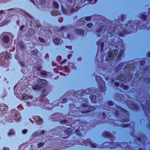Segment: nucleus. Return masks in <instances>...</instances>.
<instances>
[{"label": "nucleus", "mask_w": 150, "mask_h": 150, "mask_svg": "<svg viewBox=\"0 0 150 150\" xmlns=\"http://www.w3.org/2000/svg\"><path fill=\"white\" fill-rule=\"evenodd\" d=\"M32 21H30V24L31 25V26H32Z\"/></svg>", "instance_id": "nucleus-63"}, {"label": "nucleus", "mask_w": 150, "mask_h": 150, "mask_svg": "<svg viewBox=\"0 0 150 150\" xmlns=\"http://www.w3.org/2000/svg\"><path fill=\"white\" fill-rule=\"evenodd\" d=\"M39 53L38 52V51L37 50H35L34 51H33L32 53L31 54H33L34 55L35 58H36V57L37 56L38 57L39 56L38 55V54H39Z\"/></svg>", "instance_id": "nucleus-29"}, {"label": "nucleus", "mask_w": 150, "mask_h": 150, "mask_svg": "<svg viewBox=\"0 0 150 150\" xmlns=\"http://www.w3.org/2000/svg\"><path fill=\"white\" fill-rule=\"evenodd\" d=\"M144 61L141 62L140 64H141V66L142 67L144 65V64L145 63L144 62Z\"/></svg>", "instance_id": "nucleus-50"}, {"label": "nucleus", "mask_w": 150, "mask_h": 150, "mask_svg": "<svg viewBox=\"0 0 150 150\" xmlns=\"http://www.w3.org/2000/svg\"><path fill=\"white\" fill-rule=\"evenodd\" d=\"M101 22L98 24V28L97 30V35L98 36H100L102 35L103 38L105 39V42L107 41L108 38L110 37L116 35L115 34L117 32V30L118 29V27L115 26L113 24L111 25L110 28H108V30L106 31L105 29L106 26L104 21Z\"/></svg>", "instance_id": "nucleus-5"}, {"label": "nucleus", "mask_w": 150, "mask_h": 150, "mask_svg": "<svg viewBox=\"0 0 150 150\" xmlns=\"http://www.w3.org/2000/svg\"><path fill=\"white\" fill-rule=\"evenodd\" d=\"M91 140L90 139H87V140H84L83 141V144H80L81 145H89L91 146L93 148H95L96 147V146L95 144H92L91 143Z\"/></svg>", "instance_id": "nucleus-20"}, {"label": "nucleus", "mask_w": 150, "mask_h": 150, "mask_svg": "<svg viewBox=\"0 0 150 150\" xmlns=\"http://www.w3.org/2000/svg\"><path fill=\"white\" fill-rule=\"evenodd\" d=\"M115 81V80L114 79L112 80V82H114Z\"/></svg>", "instance_id": "nucleus-64"}, {"label": "nucleus", "mask_w": 150, "mask_h": 150, "mask_svg": "<svg viewBox=\"0 0 150 150\" xmlns=\"http://www.w3.org/2000/svg\"><path fill=\"white\" fill-rule=\"evenodd\" d=\"M10 22V20H8L5 21L3 22V25L2 26L4 25H6L7 23H8Z\"/></svg>", "instance_id": "nucleus-41"}, {"label": "nucleus", "mask_w": 150, "mask_h": 150, "mask_svg": "<svg viewBox=\"0 0 150 150\" xmlns=\"http://www.w3.org/2000/svg\"><path fill=\"white\" fill-rule=\"evenodd\" d=\"M91 17H87L85 18H82L79 21L77 22V24H79L80 25H84L85 24V20L86 21H88L90 20L91 19Z\"/></svg>", "instance_id": "nucleus-22"}, {"label": "nucleus", "mask_w": 150, "mask_h": 150, "mask_svg": "<svg viewBox=\"0 0 150 150\" xmlns=\"http://www.w3.org/2000/svg\"><path fill=\"white\" fill-rule=\"evenodd\" d=\"M51 13L52 16H55L59 15V13L57 11L54 10L52 11Z\"/></svg>", "instance_id": "nucleus-32"}, {"label": "nucleus", "mask_w": 150, "mask_h": 150, "mask_svg": "<svg viewBox=\"0 0 150 150\" xmlns=\"http://www.w3.org/2000/svg\"><path fill=\"white\" fill-rule=\"evenodd\" d=\"M125 27L123 28L124 29L121 31V33H119L118 35L120 36H123L125 33H127V28L129 27V29L131 28V27L132 28L133 26H134V23L132 21H130L128 22L127 24H126Z\"/></svg>", "instance_id": "nucleus-14"}, {"label": "nucleus", "mask_w": 150, "mask_h": 150, "mask_svg": "<svg viewBox=\"0 0 150 150\" xmlns=\"http://www.w3.org/2000/svg\"><path fill=\"white\" fill-rule=\"evenodd\" d=\"M4 11H3L2 10H1L0 11V14H3L4 12Z\"/></svg>", "instance_id": "nucleus-56"}, {"label": "nucleus", "mask_w": 150, "mask_h": 150, "mask_svg": "<svg viewBox=\"0 0 150 150\" xmlns=\"http://www.w3.org/2000/svg\"><path fill=\"white\" fill-rule=\"evenodd\" d=\"M141 18L143 21H146L148 20V17L144 14H142L141 16Z\"/></svg>", "instance_id": "nucleus-34"}, {"label": "nucleus", "mask_w": 150, "mask_h": 150, "mask_svg": "<svg viewBox=\"0 0 150 150\" xmlns=\"http://www.w3.org/2000/svg\"><path fill=\"white\" fill-rule=\"evenodd\" d=\"M33 82L35 83V85L34 84L32 86V88L35 90H40L41 88H43L42 91V92H44L45 91V88L47 85V81L43 79H40L38 76H36L33 77L32 79Z\"/></svg>", "instance_id": "nucleus-7"}, {"label": "nucleus", "mask_w": 150, "mask_h": 150, "mask_svg": "<svg viewBox=\"0 0 150 150\" xmlns=\"http://www.w3.org/2000/svg\"><path fill=\"white\" fill-rule=\"evenodd\" d=\"M11 56L10 53L9 52H2L0 54V65L5 66V65L7 62L8 61V59Z\"/></svg>", "instance_id": "nucleus-11"}, {"label": "nucleus", "mask_w": 150, "mask_h": 150, "mask_svg": "<svg viewBox=\"0 0 150 150\" xmlns=\"http://www.w3.org/2000/svg\"><path fill=\"white\" fill-rule=\"evenodd\" d=\"M148 56L149 57H150V52L148 53Z\"/></svg>", "instance_id": "nucleus-60"}, {"label": "nucleus", "mask_w": 150, "mask_h": 150, "mask_svg": "<svg viewBox=\"0 0 150 150\" xmlns=\"http://www.w3.org/2000/svg\"><path fill=\"white\" fill-rule=\"evenodd\" d=\"M100 43L101 51L102 52L103 51V48L104 46V43L103 42H101V41L100 40V41H97L96 42V44L97 45H100Z\"/></svg>", "instance_id": "nucleus-27"}, {"label": "nucleus", "mask_w": 150, "mask_h": 150, "mask_svg": "<svg viewBox=\"0 0 150 150\" xmlns=\"http://www.w3.org/2000/svg\"><path fill=\"white\" fill-rule=\"evenodd\" d=\"M45 2V0H40V4L42 6H43L44 5Z\"/></svg>", "instance_id": "nucleus-42"}, {"label": "nucleus", "mask_w": 150, "mask_h": 150, "mask_svg": "<svg viewBox=\"0 0 150 150\" xmlns=\"http://www.w3.org/2000/svg\"><path fill=\"white\" fill-rule=\"evenodd\" d=\"M15 133L14 130H10L8 134V135L10 136L11 135H13Z\"/></svg>", "instance_id": "nucleus-39"}, {"label": "nucleus", "mask_w": 150, "mask_h": 150, "mask_svg": "<svg viewBox=\"0 0 150 150\" xmlns=\"http://www.w3.org/2000/svg\"><path fill=\"white\" fill-rule=\"evenodd\" d=\"M87 26L89 28H91L93 26V24L91 23H89L87 24Z\"/></svg>", "instance_id": "nucleus-45"}, {"label": "nucleus", "mask_w": 150, "mask_h": 150, "mask_svg": "<svg viewBox=\"0 0 150 150\" xmlns=\"http://www.w3.org/2000/svg\"><path fill=\"white\" fill-rule=\"evenodd\" d=\"M38 40L40 42L42 43H44L45 42V40L40 37L38 38Z\"/></svg>", "instance_id": "nucleus-40"}, {"label": "nucleus", "mask_w": 150, "mask_h": 150, "mask_svg": "<svg viewBox=\"0 0 150 150\" xmlns=\"http://www.w3.org/2000/svg\"><path fill=\"white\" fill-rule=\"evenodd\" d=\"M108 104L109 105L112 106L113 104V103L112 102L110 101L108 102Z\"/></svg>", "instance_id": "nucleus-47"}, {"label": "nucleus", "mask_w": 150, "mask_h": 150, "mask_svg": "<svg viewBox=\"0 0 150 150\" xmlns=\"http://www.w3.org/2000/svg\"><path fill=\"white\" fill-rule=\"evenodd\" d=\"M44 144L43 143H40L38 145V144L35 146L33 144H32L31 145H28L26 147H25V146L24 145H21L19 147V150H38V149L42 146Z\"/></svg>", "instance_id": "nucleus-8"}, {"label": "nucleus", "mask_w": 150, "mask_h": 150, "mask_svg": "<svg viewBox=\"0 0 150 150\" xmlns=\"http://www.w3.org/2000/svg\"><path fill=\"white\" fill-rule=\"evenodd\" d=\"M108 66H105V65L104 67V66H101L100 67H100H99V70H97L98 72L100 74H103V75H105V74H103V72H105L106 71L108 72V71L107 70V68L109 67ZM99 67H100V66H99Z\"/></svg>", "instance_id": "nucleus-19"}, {"label": "nucleus", "mask_w": 150, "mask_h": 150, "mask_svg": "<svg viewBox=\"0 0 150 150\" xmlns=\"http://www.w3.org/2000/svg\"><path fill=\"white\" fill-rule=\"evenodd\" d=\"M24 26L23 25H22L21 26L20 30L21 31L22 30V29L23 28Z\"/></svg>", "instance_id": "nucleus-53"}, {"label": "nucleus", "mask_w": 150, "mask_h": 150, "mask_svg": "<svg viewBox=\"0 0 150 150\" xmlns=\"http://www.w3.org/2000/svg\"><path fill=\"white\" fill-rule=\"evenodd\" d=\"M17 55L16 54V55L15 56L16 59L18 61L19 63L21 64V66L23 68H24V67L25 66V64L24 62L19 60L18 57V56H17Z\"/></svg>", "instance_id": "nucleus-30"}, {"label": "nucleus", "mask_w": 150, "mask_h": 150, "mask_svg": "<svg viewBox=\"0 0 150 150\" xmlns=\"http://www.w3.org/2000/svg\"><path fill=\"white\" fill-rule=\"evenodd\" d=\"M71 120L70 119L66 118L65 119L61 120V122L63 124H64L67 125L71 124L72 123H71Z\"/></svg>", "instance_id": "nucleus-24"}, {"label": "nucleus", "mask_w": 150, "mask_h": 150, "mask_svg": "<svg viewBox=\"0 0 150 150\" xmlns=\"http://www.w3.org/2000/svg\"><path fill=\"white\" fill-rule=\"evenodd\" d=\"M11 117L14 120L19 121L21 119V117L20 115L19 112L17 110H13L11 115Z\"/></svg>", "instance_id": "nucleus-16"}, {"label": "nucleus", "mask_w": 150, "mask_h": 150, "mask_svg": "<svg viewBox=\"0 0 150 150\" xmlns=\"http://www.w3.org/2000/svg\"><path fill=\"white\" fill-rule=\"evenodd\" d=\"M137 139L140 141V142H141V139L139 138H137Z\"/></svg>", "instance_id": "nucleus-59"}, {"label": "nucleus", "mask_w": 150, "mask_h": 150, "mask_svg": "<svg viewBox=\"0 0 150 150\" xmlns=\"http://www.w3.org/2000/svg\"><path fill=\"white\" fill-rule=\"evenodd\" d=\"M22 99L25 101L28 106H30L32 105L33 100V96L30 95H26L24 93L22 94Z\"/></svg>", "instance_id": "nucleus-13"}, {"label": "nucleus", "mask_w": 150, "mask_h": 150, "mask_svg": "<svg viewBox=\"0 0 150 150\" xmlns=\"http://www.w3.org/2000/svg\"><path fill=\"white\" fill-rule=\"evenodd\" d=\"M125 102L129 107H130L131 108H133L136 110L138 109V105L134 103L132 100H131L130 99H128V100H125Z\"/></svg>", "instance_id": "nucleus-17"}, {"label": "nucleus", "mask_w": 150, "mask_h": 150, "mask_svg": "<svg viewBox=\"0 0 150 150\" xmlns=\"http://www.w3.org/2000/svg\"><path fill=\"white\" fill-rule=\"evenodd\" d=\"M65 1H67L69 2H70V3H71V1H72L71 0H65Z\"/></svg>", "instance_id": "nucleus-58"}, {"label": "nucleus", "mask_w": 150, "mask_h": 150, "mask_svg": "<svg viewBox=\"0 0 150 150\" xmlns=\"http://www.w3.org/2000/svg\"><path fill=\"white\" fill-rule=\"evenodd\" d=\"M34 31L31 28H29L28 30L29 35L31 36L34 33Z\"/></svg>", "instance_id": "nucleus-37"}, {"label": "nucleus", "mask_w": 150, "mask_h": 150, "mask_svg": "<svg viewBox=\"0 0 150 150\" xmlns=\"http://www.w3.org/2000/svg\"><path fill=\"white\" fill-rule=\"evenodd\" d=\"M19 48L21 50H23L24 49V46L23 43H21L19 44Z\"/></svg>", "instance_id": "nucleus-36"}, {"label": "nucleus", "mask_w": 150, "mask_h": 150, "mask_svg": "<svg viewBox=\"0 0 150 150\" xmlns=\"http://www.w3.org/2000/svg\"><path fill=\"white\" fill-rule=\"evenodd\" d=\"M25 14L27 16L31 19H33V17L29 15L28 13H26Z\"/></svg>", "instance_id": "nucleus-48"}, {"label": "nucleus", "mask_w": 150, "mask_h": 150, "mask_svg": "<svg viewBox=\"0 0 150 150\" xmlns=\"http://www.w3.org/2000/svg\"><path fill=\"white\" fill-rule=\"evenodd\" d=\"M54 41L56 45L60 44L62 42V40L58 38H55L54 39Z\"/></svg>", "instance_id": "nucleus-28"}, {"label": "nucleus", "mask_w": 150, "mask_h": 150, "mask_svg": "<svg viewBox=\"0 0 150 150\" xmlns=\"http://www.w3.org/2000/svg\"><path fill=\"white\" fill-rule=\"evenodd\" d=\"M76 33L79 35H82L84 33V31L81 29H78L76 30Z\"/></svg>", "instance_id": "nucleus-33"}, {"label": "nucleus", "mask_w": 150, "mask_h": 150, "mask_svg": "<svg viewBox=\"0 0 150 150\" xmlns=\"http://www.w3.org/2000/svg\"><path fill=\"white\" fill-rule=\"evenodd\" d=\"M127 144L125 143H121L118 144L114 143H110L108 142H106L103 144V145L105 147L109 148L110 149L115 148L116 147L120 146L121 148L126 149V145Z\"/></svg>", "instance_id": "nucleus-10"}, {"label": "nucleus", "mask_w": 150, "mask_h": 150, "mask_svg": "<svg viewBox=\"0 0 150 150\" xmlns=\"http://www.w3.org/2000/svg\"><path fill=\"white\" fill-rule=\"evenodd\" d=\"M124 65L123 63H121L115 69V71H117L118 70H120Z\"/></svg>", "instance_id": "nucleus-31"}, {"label": "nucleus", "mask_w": 150, "mask_h": 150, "mask_svg": "<svg viewBox=\"0 0 150 150\" xmlns=\"http://www.w3.org/2000/svg\"><path fill=\"white\" fill-rule=\"evenodd\" d=\"M45 133V131H42L41 132H40L39 134V135H42L44 134Z\"/></svg>", "instance_id": "nucleus-46"}, {"label": "nucleus", "mask_w": 150, "mask_h": 150, "mask_svg": "<svg viewBox=\"0 0 150 150\" xmlns=\"http://www.w3.org/2000/svg\"><path fill=\"white\" fill-rule=\"evenodd\" d=\"M49 100H46L45 101V103L46 104H48V103H49Z\"/></svg>", "instance_id": "nucleus-54"}, {"label": "nucleus", "mask_w": 150, "mask_h": 150, "mask_svg": "<svg viewBox=\"0 0 150 150\" xmlns=\"http://www.w3.org/2000/svg\"><path fill=\"white\" fill-rule=\"evenodd\" d=\"M3 41L5 43L8 42L9 41L8 37L6 36H4L3 38Z\"/></svg>", "instance_id": "nucleus-35"}, {"label": "nucleus", "mask_w": 150, "mask_h": 150, "mask_svg": "<svg viewBox=\"0 0 150 150\" xmlns=\"http://www.w3.org/2000/svg\"><path fill=\"white\" fill-rule=\"evenodd\" d=\"M96 0H95V2H96ZM93 1V0H88V1L90 2H92Z\"/></svg>", "instance_id": "nucleus-55"}, {"label": "nucleus", "mask_w": 150, "mask_h": 150, "mask_svg": "<svg viewBox=\"0 0 150 150\" xmlns=\"http://www.w3.org/2000/svg\"><path fill=\"white\" fill-rule=\"evenodd\" d=\"M135 69L134 65L133 64H127L125 66L124 69V71L125 74L124 73L118 76L117 78L116 79L119 81H120L119 83L116 82L115 83V85L116 86H119L120 85V87L124 90H127L129 88V87L125 85L123 82L127 83L128 81L132 79V76L129 74V73H131L132 71H134Z\"/></svg>", "instance_id": "nucleus-3"}, {"label": "nucleus", "mask_w": 150, "mask_h": 150, "mask_svg": "<svg viewBox=\"0 0 150 150\" xmlns=\"http://www.w3.org/2000/svg\"><path fill=\"white\" fill-rule=\"evenodd\" d=\"M112 42H115L116 47L112 52H109L108 54V57L105 61L107 63H116L121 59V56L124 52V45L122 40L119 38L115 37L113 40H111Z\"/></svg>", "instance_id": "nucleus-2"}, {"label": "nucleus", "mask_w": 150, "mask_h": 150, "mask_svg": "<svg viewBox=\"0 0 150 150\" xmlns=\"http://www.w3.org/2000/svg\"><path fill=\"white\" fill-rule=\"evenodd\" d=\"M123 28V26L121 25V26L120 27V28H121V29L122 28Z\"/></svg>", "instance_id": "nucleus-62"}, {"label": "nucleus", "mask_w": 150, "mask_h": 150, "mask_svg": "<svg viewBox=\"0 0 150 150\" xmlns=\"http://www.w3.org/2000/svg\"><path fill=\"white\" fill-rule=\"evenodd\" d=\"M4 150H9V148L8 147L7 148H4Z\"/></svg>", "instance_id": "nucleus-57"}, {"label": "nucleus", "mask_w": 150, "mask_h": 150, "mask_svg": "<svg viewBox=\"0 0 150 150\" xmlns=\"http://www.w3.org/2000/svg\"><path fill=\"white\" fill-rule=\"evenodd\" d=\"M85 103H81L82 105H83L81 108L82 112L83 113H86L89 111H93L95 109V107L93 106L86 105Z\"/></svg>", "instance_id": "nucleus-12"}, {"label": "nucleus", "mask_w": 150, "mask_h": 150, "mask_svg": "<svg viewBox=\"0 0 150 150\" xmlns=\"http://www.w3.org/2000/svg\"><path fill=\"white\" fill-rule=\"evenodd\" d=\"M83 126H82L81 127H80L79 128V129H76V131H75V133H76V134L78 136H80V137H81V133H82V132H83L84 130H83V129H83Z\"/></svg>", "instance_id": "nucleus-23"}, {"label": "nucleus", "mask_w": 150, "mask_h": 150, "mask_svg": "<svg viewBox=\"0 0 150 150\" xmlns=\"http://www.w3.org/2000/svg\"><path fill=\"white\" fill-rule=\"evenodd\" d=\"M8 109L7 107L5 104L0 105V116H2V114L4 113L3 112H5Z\"/></svg>", "instance_id": "nucleus-21"}, {"label": "nucleus", "mask_w": 150, "mask_h": 150, "mask_svg": "<svg viewBox=\"0 0 150 150\" xmlns=\"http://www.w3.org/2000/svg\"><path fill=\"white\" fill-rule=\"evenodd\" d=\"M102 63H103V62H100V63H99V64L100 65V67L101 66H104V64H103Z\"/></svg>", "instance_id": "nucleus-52"}, {"label": "nucleus", "mask_w": 150, "mask_h": 150, "mask_svg": "<svg viewBox=\"0 0 150 150\" xmlns=\"http://www.w3.org/2000/svg\"><path fill=\"white\" fill-rule=\"evenodd\" d=\"M69 30V28L65 27H62L59 31L60 32H62V36L65 38H67L70 39H71L69 34H68V32Z\"/></svg>", "instance_id": "nucleus-15"}, {"label": "nucleus", "mask_w": 150, "mask_h": 150, "mask_svg": "<svg viewBox=\"0 0 150 150\" xmlns=\"http://www.w3.org/2000/svg\"><path fill=\"white\" fill-rule=\"evenodd\" d=\"M66 101H67V99H64L62 101V103H65Z\"/></svg>", "instance_id": "nucleus-51"}, {"label": "nucleus", "mask_w": 150, "mask_h": 150, "mask_svg": "<svg viewBox=\"0 0 150 150\" xmlns=\"http://www.w3.org/2000/svg\"><path fill=\"white\" fill-rule=\"evenodd\" d=\"M142 108H143V109L144 110H145V108H144V107L142 105Z\"/></svg>", "instance_id": "nucleus-61"}, {"label": "nucleus", "mask_w": 150, "mask_h": 150, "mask_svg": "<svg viewBox=\"0 0 150 150\" xmlns=\"http://www.w3.org/2000/svg\"><path fill=\"white\" fill-rule=\"evenodd\" d=\"M96 80L98 83V86L99 88V91H98L96 88H90L88 89L85 90L84 91H78L77 92L75 93H72L70 94L71 97L70 98L71 99H74L75 100H74L73 101H76L77 102H79L81 103V102H86L87 101L86 99L83 98L82 97L84 96V93H86L87 94H89L91 93H94L97 94L98 96L96 98V96L94 95H91L90 96V99L92 102L95 103L94 101L96 99L98 100V102L100 104L101 101L102 100V93L104 92L105 90V83L102 79L100 76H97L96 77Z\"/></svg>", "instance_id": "nucleus-1"}, {"label": "nucleus", "mask_w": 150, "mask_h": 150, "mask_svg": "<svg viewBox=\"0 0 150 150\" xmlns=\"http://www.w3.org/2000/svg\"><path fill=\"white\" fill-rule=\"evenodd\" d=\"M103 135L105 137H107L110 139L113 138V136L110 133L107 132H104Z\"/></svg>", "instance_id": "nucleus-26"}, {"label": "nucleus", "mask_w": 150, "mask_h": 150, "mask_svg": "<svg viewBox=\"0 0 150 150\" xmlns=\"http://www.w3.org/2000/svg\"><path fill=\"white\" fill-rule=\"evenodd\" d=\"M73 130L70 128H68L66 130H62L60 127H58L57 129L53 130V131H51L50 133L52 134H55L56 135L57 134L62 135L63 132L67 135H69L71 134Z\"/></svg>", "instance_id": "nucleus-9"}, {"label": "nucleus", "mask_w": 150, "mask_h": 150, "mask_svg": "<svg viewBox=\"0 0 150 150\" xmlns=\"http://www.w3.org/2000/svg\"><path fill=\"white\" fill-rule=\"evenodd\" d=\"M38 135V133L36 132H35L33 133L31 136L32 137H35L36 136H37Z\"/></svg>", "instance_id": "nucleus-44"}, {"label": "nucleus", "mask_w": 150, "mask_h": 150, "mask_svg": "<svg viewBox=\"0 0 150 150\" xmlns=\"http://www.w3.org/2000/svg\"><path fill=\"white\" fill-rule=\"evenodd\" d=\"M41 66L40 64L35 65L33 68V69L38 70L40 72L41 74L44 76L46 77L47 75V73L45 71H40L41 69Z\"/></svg>", "instance_id": "nucleus-18"}, {"label": "nucleus", "mask_w": 150, "mask_h": 150, "mask_svg": "<svg viewBox=\"0 0 150 150\" xmlns=\"http://www.w3.org/2000/svg\"><path fill=\"white\" fill-rule=\"evenodd\" d=\"M71 0L72 1H71V3H70V2H69L67 1L68 3H69L70 4L66 7V8L67 9V11L65 9L64 7V6L63 4H61L62 11L63 14L65 15H69L72 13L73 12H76L79 9L78 6L80 4V0H74V4H72V0ZM62 3H63V2H62Z\"/></svg>", "instance_id": "nucleus-6"}, {"label": "nucleus", "mask_w": 150, "mask_h": 150, "mask_svg": "<svg viewBox=\"0 0 150 150\" xmlns=\"http://www.w3.org/2000/svg\"><path fill=\"white\" fill-rule=\"evenodd\" d=\"M35 120L36 122H38V124H42L43 122L42 119L40 117L36 116L35 117Z\"/></svg>", "instance_id": "nucleus-25"}, {"label": "nucleus", "mask_w": 150, "mask_h": 150, "mask_svg": "<svg viewBox=\"0 0 150 150\" xmlns=\"http://www.w3.org/2000/svg\"><path fill=\"white\" fill-rule=\"evenodd\" d=\"M107 108L109 109V111H112V113H115L116 117L118 118L122 122H125L122 123V127H125L130 125L125 123L126 122H129L130 120L129 112L125 110L122 109L121 107L118 105H116L115 108L108 106H107Z\"/></svg>", "instance_id": "nucleus-4"}, {"label": "nucleus", "mask_w": 150, "mask_h": 150, "mask_svg": "<svg viewBox=\"0 0 150 150\" xmlns=\"http://www.w3.org/2000/svg\"><path fill=\"white\" fill-rule=\"evenodd\" d=\"M27 129H25L23 130L22 131V132L23 134H25L27 133Z\"/></svg>", "instance_id": "nucleus-49"}, {"label": "nucleus", "mask_w": 150, "mask_h": 150, "mask_svg": "<svg viewBox=\"0 0 150 150\" xmlns=\"http://www.w3.org/2000/svg\"><path fill=\"white\" fill-rule=\"evenodd\" d=\"M53 6L54 7L56 8H58L59 7V4H58L55 2V1H54L53 2Z\"/></svg>", "instance_id": "nucleus-38"}, {"label": "nucleus", "mask_w": 150, "mask_h": 150, "mask_svg": "<svg viewBox=\"0 0 150 150\" xmlns=\"http://www.w3.org/2000/svg\"><path fill=\"white\" fill-rule=\"evenodd\" d=\"M100 117L102 118L103 119H104L105 118V113H103L102 115H100Z\"/></svg>", "instance_id": "nucleus-43"}]
</instances>
